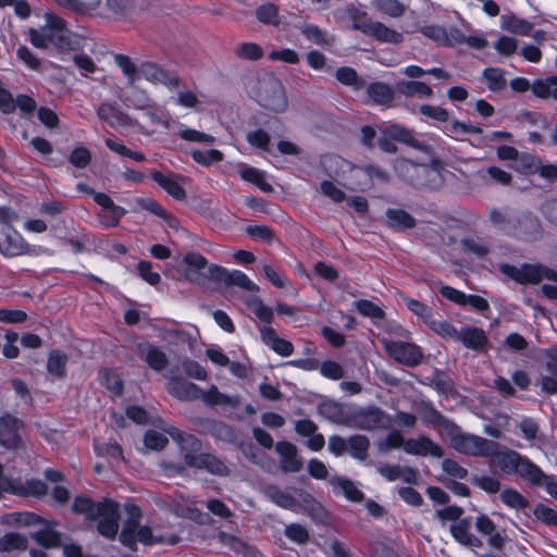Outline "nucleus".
Listing matches in <instances>:
<instances>
[{
	"instance_id": "nucleus-58",
	"label": "nucleus",
	"mask_w": 557,
	"mask_h": 557,
	"mask_svg": "<svg viewBox=\"0 0 557 557\" xmlns=\"http://www.w3.org/2000/svg\"><path fill=\"white\" fill-rule=\"evenodd\" d=\"M256 17L262 24L278 25V8L273 3H264L257 8Z\"/></svg>"
},
{
	"instance_id": "nucleus-34",
	"label": "nucleus",
	"mask_w": 557,
	"mask_h": 557,
	"mask_svg": "<svg viewBox=\"0 0 557 557\" xmlns=\"http://www.w3.org/2000/svg\"><path fill=\"white\" fill-rule=\"evenodd\" d=\"M201 400L208 406H228L231 408H236L240 404L239 396L221 393L215 385H211L208 391L202 392Z\"/></svg>"
},
{
	"instance_id": "nucleus-44",
	"label": "nucleus",
	"mask_w": 557,
	"mask_h": 557,
	"mask_svg": "<svg viewBox=\"0 0 557 557\" xmlns=\"http://www.w3.org/2000/svg\"><path fill=\"white\" fill-rule=\"evenodd\" d=\"M499 498L510 509L523 510L530 506L528 498L513 487L504 488L499 494Z\"/></svg>"
},
{
	"instance_id": "nucleus-46",
	"label": "nucleus",
	"mask_w": 557,
	"mask_h": 557,
	"mask_svg": "<svg viewBox=\"0 0 557 557\" xmlns=\"http://www.w3.org/2000/svg\"><path fill=\"white\" fill-rule=\"evenodd\" d=\"M145 361L156 371H162L168 366L166 355L158 347L146 345L140 349Z\"/></svg>"
},
{
	"instance_id": "nucleus-5",
	"label": "nucleus",
	"mask_w": 557,
	"mask_h": 557,
	"mask_svg": "<svg viewBox=\"0 0 557 557\" xmlns=\"http://www.w3.org/2000/svg\"><path fill=\"white\" fill-rule=\"evenodd\" d=\"M447 438L455 450L468 456L487 458L491 448L494 447V441L465 433L457 424Z\"/></svg>"
},
{
	"instance_id": "nucleus-6",
	"label": "nucleus",
	"mask_w": 557,
	"mask_h": 557,
	"mask_svg": "<svg viewBox=\"0 0 557 557\" xmlns=\"http://www.w3.org/2000/svg\"><path fill=\"white\" fill-rule=\"evenodd\" d=\"M220 265L209 263L208 260L198 252H188L182 259V272L187 281L198 286H206L210 282H215L211 275L213 268Z\"/></svg>"
},
{
	"instance_id": "nucleus-33",
	"label": "nucleus",
	"mask_w": 557,
	"mask_h": 557,
	"mask_svg": "<svg viewBox=\"0 0 557 557\" xmlns=\"http://www.w3.org/2000/svg\"><path fill=\"white\" fill-rule=\"evenodd\" d=\"M352 408L354 405L327 403L322 406L321 410L327 417L329 420L349 428Z\"/></svg>"
},
{
	"instance_id": "nucleus-23",
	"label": "nucleus",
	"mask_w": 557,
	"mask_h": 557,
	"mask_svg": "<svg viewBox=\"0 0 557 557\" xmlns=\"http://www.w3.org/2000/svg\"><path fill=\"white\" fill-rule=\"evenodd\" d=\"M486 215L488 222L494 228L508 235H510V233L515 230L516 216L512 214L509 208L492 207L487 209Z\"/></svg>"
},
{
	"instance_id": "nucleus-26",
	"label": "nucleus",
	"mask_w": 557,
	"mask_h": 557,
	"mask_svg": "<svg viewBox=\"0 0 557 557\" xmlns=\"http://www.w3.org/2000/svg\"><path fill=\"white\" fill-rule=\"evenodd\" d=\"M475 529L487 537V543L494 548H502L505 543L504 534L497 530L495 523L485 515H480L475 519Z\"/></svg>"
},
{
	"instance_id": "nucleus-19",
	"label": "nucleus",
	"mask_w": 557,
	"mask_h": 557,
	"mask_svg": "<svg viewBox=\"0 0 557 557\" xmlns=\"http://www.w3.org/2000/svg\"><path fill=\"white\" fill-rule=\"evenodd\" d=\"M151 178L174 199L182 201L186 198V193L182 186L186 181L184 176L153 171L151 172Z\"/></svg>"
},
{
	"instance_id": "nucleus-2",
	"label": "nucleus",
	"mask_w": 557,
	"mask_h": 557,
	"mask_svg": "<svg viewBox=\"0 0 557 557\" xmlns=\"http://www.w3.org/2000/svg\"><path fill=\"white\" fill-rule=\"evenodd\" d=\"M248 94L257 102L274 112H283L287 107V99L282 83L273 74L255 75L247 79Z\"/></svg>"
},
{
	"instance_id": "nucleus-57",
	"label": "nucleus",
	"mask_w": 557,
	"mask_h": 557,
	"mask_svg": "<svg viewBox=\"0 0 557 557\" xmlns=\"http://www.w3.org/2000/svg\"><path fill=\"white\" fill-rule=\"evenodd\" d=\"M26 537L18 533L10 532L0 537L1 552L23 550L26 549Z\"/></svg>"
},
{
	"instance_id": "nucleus-47",
	"label": "nucleus",
	"mask_w": 557,
	"mask_h": 557,
	"mask_svg": "<svg viewBox=\"0 0 557 557\" xmlns=\"http://www.w3.org/2000/svg\"><path fill=\"white\" fill-rule=\"evenodd\" d=\"M66 363V354L60 350H52L48 356L47 371L55 379H63L65 376Z\"/></svg>"
},
{
	"instance_id": "nucleus-59",
	"label": "nucleus",
	"mask_w": 557,
	"mask_h": 557,
	"mask_svg": "<svg viewBox=\"0 0 557 557\" xmlns=\"http://www.w3.org/2000/svg\"><path fill=\"white\" fill-rule=\"evenodd\" d=\"M33 539L40 545L45 547H59L61 545V535L59 532L50 529L44 528L35 533H33Z\"/></svg>"
},
{
	"instance_id": "nucleus-13",
	"label": "nucleus",
	"mask_w": 557,
	"mask_h": 557,
	"mask_svg": "<svg viewBox=\"0 0 557 557\" xmlns=\"http://www.w3.org/2000/svg\"><path fill=\"white\" fill-rule=\"evenodd\" d=\"M22 421L11 414L0 417V445L9 449L18 448L22 445Z\"/></svg>"
},
{
	"instance_id": "nucleus-48",
	"label": "nucleus",
	"mask_w": 557,
	"mask_h": 557,
	"mask_svg": "<svg viewBox=\"0 0 557 557\" xmlns=\"http://www.w3.org/2000/svg\"><path fill=\"white\" fill-rule=\"evenodd\" d=\"M220 541L223 545L228 546L238 554H243L245 557H257L258 555V550L253 546L248 545L232 534L222 532L220 534Z\"/></svg>"
},
{
	"instance_id": "nucleus-30",
	"label": "nucleus",
	"mask_w": 557,
	"mask_h": 557,
	"mask_svg": "<svg viewBox=\"0 0 557 557\" xmlns=\"http://www.w3.org/2000/svg\"><path fill=\"white\" fill-rule=\"evenodd\" d=\"M395 94H397L395 87L393 88L382 82H375L367 86V95L379 106L387 108L393 107Z\"/></svg>"
},
{
	"instance_id": "nucleus-55",
	"label": "nucleus",
	"mask_w": 557,
	"mask_h": 557,
	"mask_svg": "<svg viewBox=\"0 0 557 557\" xmlns=\"http://www.w3.org/2000/svg\"><path fill=\"white\" fill-rule=\"evenodd\" d=\"M335 77L342 84L350 86L356 90L366 86L364 81L358 76L357 72L352 67H339L335 73Z\"/></svg>"
},
{
	"instance_id": "nucleus-50",
	"label": "nucleus",
	"mask_w": 557,
	"mask_h": 557,
	"mask_svg": "<svg viewBox=\"0 0 557 557\" xmlns=\"http://www.w3.org/2000/svg\"><path fill=\"white\" fill-rule=\"evenodd\" d=\"M505 70L499 67H487L483 71L482 76L491 91H502L506 88Z\"/></svg>"
},
{
	"instance_id": "nucleus-53",
	"label": "nucleus",
	"mask_w": 557,
	"mask_h": 557,
	"mask_svg": "<svg viewBox=\"0 0 557 557\" xmlns=\"http://www.w3.org/2000/svg\"><path fill=\"white\" fill-rule=\"evenodd\" d=\"M234 54L238 59L256 61L263 57V49L256 42H242L234 47Z\"/></svg>"
},
{
	"instance_id": "nucleus-27",
	"label": "nucleus",
	"mask_w": 557,
	"mask_h": 557,
	"mask_svg": "<svg viewBox=\"0 0 557 557\" xmlns=\"http://www.w3.org/2000/svg\"><path fill=\"white\" fill-rule=\"evenodd\" d=\"M94 200L96 203L102 207V209L109 211L108 216L101 218V222L108 227L116 226L120 219L126 213V210L120 206H116L107 194L96 193Z\"/></svg>"
},
{
	"instance_id": "nucleus-8",
	"label": "nucleus",
	"mask_w": 557,
	"mask_h": 557,
	"mask_svg": "<svg viewBox=\"0 0 557 557\" xmlns=\"http://www.w3.org/2000/svg\"><path fill=\"white\" fill-rule=\"evenodd\" d=\"M15 218V213L9 209L0 210V219L4 222L0 228V251L8 257L18 256L25 252L26 243L9 223Z\"/></svg>"
},
{
	"instance_id": "nucleus-36",
	"label": "nucleus",
	"mask_w": 557,
	"mask_h": 557,
	"mask_svg": "<svg viewBox=\"0 0 557 557\" xmlns=\"http://www.w3.org/2000/svg\"><path fill=\"white\" fill-rule=\"evenodd\" d=\"M421 419L432 425H436L441 429L443 434L448 437L451 431L455 430L456 423L444 417L432 406L425 405L421 413Z\"/></svg>"
},
{
	"instance_id": "nucleus-1",
	"label": "nucleus",
	"mask_w": 557,
	"mask_h": 557,
	"mask_svg": "<svg viewBox=\"0 0 557 557\" xmlns=\"http://www.w3.org/2000/svg\"><path fill=\"white\" fill-rule=\"evenodd\" d=\"M162 428L164 432L180 444L181 449L184 453V461L188 467L206 470L207 472L219 476H226L230 474V469L222 459L213 454L198 453L201 444L196 436L184 433L180 429L171 425H164Z\"/></svg>"
},
{
	"instance_id": "nucleus-32",
	"label": "nucleus",
	"mask_w": 557,
	"mask_h": 557,
	"mask_svg": "<svg viewBox=\"0 0 557 557\" xmlns=\"http://www.w3.org/2000/svg\"><path fill=\"white\" fill-rule=\"evenodd\" d=\"M97 114L99 119L107 122L111 127L129 126L131 119L117 106L111 103H102Z\"/></svg>"
},
{
	"instance_id": "nucleus-16",
	"label": "nucleus",
	"mask_w": 557,
	"mask_h": 557,
	"mask_svg": "<svg viewBox=\"0 0 557 557\" xmlns=\"http://www.w3.org/2000/svg\"><path fill=\"white\" fill-rule=\"evenodd\" d=\"M275 451L278 455L280 467L284 472H298L302 469V459L298 456V449L293 443L277 442Z\"/></svg>"
},
{
	"instance_id": "nucleus-49",
	"label": "nucleus",
	"mask_w": 557,
	"mask_h": 557,
	"mask_svg": "<svg viewBox=\"0 0 557 557\" xmlns=\"http://www.w3.org/2000/svg\"><path fill=\"white\" fill-rule=\"evenodd\" d=\"M532 92L542 99L552 97L557 100V76L535 81L532 84Z\"/></svg>"
},
{
	"instance_id": "nucleus-45",
	"label": "nucleus",
	"mask_w": 557,
	"mask_h": 557,
	"mask_svg": "<svg viewBox=\"0 0 557 557\" xmlns=\"http://www.w3.org/2000/svg\"><path fill=\"white\" fill-rule=\"evenodd\" d=\"M386 220L388 226L395 230L412 228L416 225V220L401 209H388L386 211Z\"/></svg>"
},
{
	"instance_id": "nucleus-52",
	"label": "nucleus",
	"mask_w": 557,
	"mask_h": 557,
	"mask_svg": "<svg viewBox=\"0 0 557 557\" xmlns=\"http://www.w3.org/2000/svg\"><path fill=\"white\" fill-rule=\"evenodd\" d=\"M103 502L94 503L88 497H76L73 503V509L76 512L85 513L88 519L96 520L97 513L100 512Z\"/></svg>"
},
{
	"instance_id": "nucleus-35",
	"label": "nucleus",
	"mask_w": 557,
	"mask_h": 557,
	"mask_svg": "<svg viewBox=\"0 0 557 557\" xmlns=\"http://www.w3.org/2000/svg\"><path fill=\"white\" fill-rule=\"evenodd\" d=\"M395 169L400 175H403L404 172L410 173L411 175L407 178L411 182H413L416 177L418 178L420 176L432 177L433 181H436L440 176L436 170L426 165L412 163L408 160H397Z\"/></svg>"
},
{
	"instance_id": "nucleus-64",
	"label": "nucleus",
	"mask_w": 557,
	"mask_h": 557,
	"mask_svg": "<svg viewBox=\"0 0 557 557\" xmlns=\"http://www.w3.org/2000/svg\"><path fill=\"white\" fill-rule=\"evenodd\" d=\"M247 305L259 320L265 323H270L273 320V310L269 306L264 305L259 297H250L247 300Z\"/></svg>"
},
{
	"instance_id": "nucleus-41",
	"label": "nucleus",
	"mask_w": 557,
	"mask_h": 557,
	"mask_svg": "<svg viewBox=\"0 0 557 557\" xmlns=\"http://www.w3.org/2000/svg\"><path fill=\"white\" fill-rule=\"evenodd\" d=\"M450 532L454 539L466 546L479 547L481 541L470 532V522L467 520H459L450 525Z\"/></svg>"
},
{
	"instance_id": "nucleus-18",
	"label": "nucleus",
	"mask_w": 557,
	"mask_h": 557,
	"mask_svg": "<svg viewBox=\"0 0 557 557\" xmlns=\"http://www.w3.org/2000/svg\"><path fill=\"white\" fill-rule=\"evenodd\" d=\"M405 451L412 456H431L434 458H441L443 456L442 447L425 435L407 440Z\"/></svg>"
},
{
	"instance_id": "nucleus-22",
	"label": "nucleus",
	"mask_w": 557,
	"mask_h": 557,
	"mask_svg": "<svg viewBox=\"0 0 557 557\" xmlns=\"http://www.w3.org/2000/svg\"><path fill=\"white\" fill-rule=\"evenodd\" d=\"M168 391L180 400L201 399L203 392L196 384L181 377H172L168 384Z\"/></svg>"
},
{
	"instance_id": "nucleus-17",
	"label": "nucleus",
	"mask_w": 557,
	"mask_h": 557,
	"mask_svg": "<svg viewBox=\"0 0 557 557\" xmlns=\"http://www.w3.org/2000/svg\"><path fill=\"white\" fill-rule=\"evenodd\" d=\"M542 234L540 220L531 213H522L515 219V230L510 235L531 240L537 239Z\"/></svg>"
},
{
	"instance_id": "nucleus-60",
	"label": "nucleus",
	"mask_w": 557,
	"mask_h": 557,
	"mask_svg": "<svg viewBox=\"0 0 557 557\" xmlns=\"http://www.w3.org/2000/svg\"><path fill=\"white\" fill-rule=\"evenodd\" d=\"M383 135L391 139L416 146V140L409 129L399 124H392L383 129Z\"/></svg>"
},
{
	"instance_id": "nucleus-40",
	"label": "nucleus",
	"mask_w": 557,
	"mask_h": 557,
	"mask_svg": "<svg viewBox=\"0 0 557 557\" xmlns=\"http://www.w3.org/2000/svg\"><path fill=\"white\" fill-rule=\"evenodd\" d=\"M299 29L306 39L318 46L330 47L334 44V37L314 24L305 23Z\"/></svg>"
},
{
	"instance_id": "nucleus-14",
	"label": "nucleus",
	"mask_w": 557,
	"mask_h": 557,
	"mask_svg": "<svg viewBox=\"0 0 557 557\" xmlns=\"http://www.w3.org/2000/svg\"><path fill=\"white\" fill-rule=\"evenodd\" d=\"M212 270L211 275L215 278V283H223L226 286L235 285L248 292H259V286L239 270L228 271L221 265Z\"/></svg>"
},
{
	"instance_id": "nucleus-11",
	"label": "nucleus",
	"mask_w": 557,
	"mask_h": 557,
	"mask_svg": "<svg viewBox=\"0 0 557 557\" xmlns=\"http://www.w3.org/2000/svg\"><path fill=\"white\" fill-rule=\"evenodd\" d=\"M87 9L106 18L121 20L129 14L133 3L131 0H87Z\"/></svg>"
},
{
	"instance_id": "nucleus-61",
	"label": "nucleus",
	"mask_w": 557,
	"mask_h": 557,
	"mask_svg": "<svg viewBox=\"0 0 557 557\" xmlns=\"http://www.w3.org/2000/svg\"><path fill=\"white\" fill-rule=\"evenodd\" d=\"M136 203L144 210H147L151 212L152 214L168 221L170 225L171 220L173 218L166 212L165 209L161 205H159L153 198L151 197H139L136 199Z\"/></svg>"
},
{
	"instance_id": "nucleus-7",
	"label": "nucleus",
	"mask_w": 557,
	"mask_h": 557,
	"mask_svg": "<svg viewBox=\"0 0 557 557\" xmlns=\"http://www.w3.org/2000/svg\"><path fill=\"white\" fill-rule=\"evenodd\" d=\"M500 269L504 274L521 284H536L542 280L557 282V272L542 264H523L520 268L504 264Z\"/></svg>"
},
{
	"instance_id": "nucleus-9",
	"label": "nucleus",
	"mask_w": 557,
	"mask_h": 557,
	"mask_svg": "<svg viewBox=\"0 0 557 557\" xmlns=\"http://www.w3.org/2000/svg\"><path fill=\"white\" fill-rule=\"evenodd\" d=\"M389 422L387 414L377 407L354 406L349 428L372 431L386 429Z\"/></svg>"
},
{
	"instance_id": "nucleus-4",
	"label": "nucleus",
	"mask_w": 557,
	"mask_h": 557,
	"mask_svg": "<svg viewBox=\"0 0 557 557\" xmlns=\"http://www.w3.org/2000/svg\"><path fill=\"white\" fill-rule=\"evenodd\" d=\"M487 458L491 467L498 469L502 473L507 475H518L527 482L536 467L527 456L495 441L494 447L491 448Z\"/></svg>"
},
{
	"instance_id": "nucleus-24",
	"label": "nucleus",
	"mask_w": 557,
	"mask_h": 557,
	"mask_svg": "<svg viewBox=\"0 0 557 557\" xmlns=\"http://www.w3.org/2000/svg\"><path fill=\"white\" fill-rule=\"evenodd\" d=\"M364 35L382 44L398 45L404 41V35L401 33L377 21H372L370 26H367Z\"/></svg>"
},
{
	"instance_id": "nucleus-51",
	"label": "nucleus",
	"mask_w": 557,
	"mask_h": 557,
	"mask_svg": "<svg viewBox=\"0 0 557 557\" xmlns=\"http://www.w3.org/2000/svg\"><path fill=\"white\" fill-rule=\"evenodd\" d=\"M239 175L244 181L255 184L264 193L273 190L272 185L267 182L264 173L256 168L244 166L240 169Z\"/></svg>"
},
{
	"instance_id": "nucleus-28",
	"label": "nucleus",
	"mask_w": 557,
	"mask_h": 557,
	"mask_svg": "<svg viewBox=\"0 0 557 557\" xmlns=\"http://www.w3.org/2000/svg\"><path fill=\"white\" fill-rule=\"evenodd\" d=\"M395 90L398 95L406 98H432V88L420 81H399L395 84Z\"/></svg>"
},
{
	"instance_id": "nucleus-63",
	"label": "nucleus",
	"mask_w": 557,
	"mask_h": 557,
	"mask_svg": "<svg viewBox=\"0 0 557 557\" xmlns=\"http://www.w3.org/2000/svg\"><path fill=\"white\" fill-rule=\"evenodd\" d=\"M403 300L413 314L420 318L425 324H429L430 320L433 318V311L429 306L409 297H403Z\"/></svg>"
},
{
	"instance_id": "nucleus-38",
	"label": "nucleus",
	"mask_w": 557,
	"mask_h": 557,
	"mask_svg": "<svg viewBox=\"0 0 557 557\" xmlns=\"http://www.w3.org/2000/svg\"><path fill=\"white\" fill-rule=\"evenodd\" d=\"M263 494L272 503H274L281 508L295 510V508L297 507V500L295 499V497L287 491H284L276 485H267L263 488Z\"/></svg>"
},
{
	"instance_id": "nucleus-54",
	"label": "nucleus",
	"mask_w": 557,
	"mask_h": 557,
	"mask_svg": "<svg viewBox=\"0 0 557 557\" xmlns=\"http://www.w3.org/2000/svg\"><path fill=\"white\" fill-rule=\"evenodd\" d=\"M190 156L196 163L202 166H210L223 160V153L218 149H193Z\"/></svg>"
},
{
	"instance_id": "nucleus-21",
	"label": "nucleus",
	"mask_w": 557,
	"mask_h": 557,
	"mask_svg": "<svg viewBox=\"0 0 557 557\" xmlns=\"http://www.w3.org/2000/svg\"><path fill=\"white\" fill-rule=\"evenodd\" d=\"M544 356L545 368L550 374L541 377L540 386L543 393L554 395L557 394V345L545 349Z\"/></svg>"
},
{
	"instance_id": "nucleus-3",
	"label": "nucleus",
	"mask_w": 557,
	"mask_h": 557,
	"mask_svg": "<svg viewBox=\"0 0 557 557\" xmlns=\"http://www.w3.org/2000/svg\"><path fill=\"white\" fill-rule=\"evenodd\" d=\"M44 18L45 24L40 28L29 29L30 42L40 49H46L49 46L71 49L73 42L71 33L66 27V22L51 11L46 12Z\"/></svg>"
},
{
	"instance_id": "nucleus-37",
	"label": "nucleus",
	"mask_w": 557,
	"mask_h": 557,
	"mask_svg": "<svg viewBox=\"0 0 557 557\" xmlns=\"http://www.w3.org/2000/svg\"><path fill=\"white\" fill-rule=\"evenodd\" d=\"M369 4L374 12L392 18H399L406 11V5L399 0H370Z\"/></svg>"
},
{
	"instance_id": "nucleus-31",
	"label": "nucleus",
	"mask_w": 557,
	"mask_h": 557,
	"mask_svg": "<svg viewBox=\"0 0 557 557\" xmlns=\"http://www.w3.org/2000/svg\"><path fill=\"white\" fill-rule=\"evenodd\" d=\"M456 342L469 349L479 350L487 344V337L482 329L466 326L459 330Z\"/></svg>"
},
{
	"instance_id": "nucleus-25",
	"label": "nucleus",
	"mask_w": 557,
	"mask_h": 557,
	"mask_svg": "<svg viewBox=\"0 0 557 557\" xmlns=\"http://www.w3.org/2000/svg\"><path fill=\"white\" fill-rule=\"evenodd\" d=\"M262 342L273 351L282 357H288L294 351L293 344L278 336L277 332L271 326H263L260 330Z\"/></svg>"
},
{
	"instance_id": "nucleus-42",
	"label": "nucleus",
	"mask_w": 557,
	"mask_h": 557,
	"mask_svg": "<svg viewBox=\"0 0 557 557\" xmlns=\"http://www.w3.org/2000/svg\"><path fill=\"white\" fill-rule=\"evenodd\" d=\"M500 26L503 29L520 36L530 35L533 29V24L531 22L512 14L502 15Z\"/></svg>"
},
{
	"instance_id": "nucleus-15",
	"label": "nucleus",
	"mask_w": 557,
	"mask_h": 557,
	"mask_svg": "<svg viewBox=\"0 0 557 557\" xmlns=\"http://www.w3.org/2000/svg\"><path fill=\"white\" fill-rule=\"evenodd\" d=\"M420 32L424 37L443 47H454L456 46L458 39L460 40L459 28L455 26L446 28L440 25L431 24L422 26Z\"/></svg>"
},
{
	"instance_id": "nucleus-56",
	"label": "nucleus",
	"mask_w": 557,
	"mask_h": 557,
	"mask_svg": "<svg viewBox=\"0 0 557 557\" xmlns=\"http://www.w3.org/2000/svg\"><path fill=\"white\" fill-rule=\"evenodd\" d=\"M369 440L363 435H354L348 438L349 454L358 459L364 460L368 457Z\"/></svg>"
},
{
	"instance_id": "nucleus-43",
	"label": "nucleus",
	"mask_w": 557,
	"mask_h": 557,
	"mask_svg": "<svg viewBox=\"0 0 557 557\" xmlns=\"http://www.w3.org/2000/svg\"><path fill=\"white\" fill-rule=\"evenodd\" d=\"M528 483L544 487L547 494L557 500V479L544 473L539 466L535 467Z\"/></svg>"
},
{
	"instance_id": "nucleus-39",
	"label": "nucleus",
	"mask_w": 557,
	"mask_h": 557,
	"mask_svg": "<svg viewBox=\"0 0 557 557\" xmlns=\"http://www.w3.org/2000/svg\"><path fill=\"white\" fill-rule=\"evenodd\" d=\"M47 492L48 487L46 483L37 479L27 480L25 482L14 480V490H12L13 495L25 497H40L46 495Z\"/></svg>"
},
{
	"instance_id": "nucleus-29",
	"label": "nucleus",
	"mask_w": 557,
	"mask_h": 557,
	"mask_svg": "<svg viewBox=\"0 0 557 557\" xmlns=\"http://www.w3.org/2000/svg\"><path fill=\"white\" fill-rule=\"evenodd\" d=\"M329 483L335 494L343 495L348 500L360 502L363 498V493L347 478L334 475L329 479Z\"/></svg>"
},
{
	"instance_id": "nucleus-10",
	"label": "nucleus",
	"mask_w": 557,
	"mask_h": 557,
	"mask_svg": "<svg viewBox=\"0 0 557 557\" xmlns=\"http://www.w3.org/2000/svg\"><path fill=\"white\" fill-rule=\"evenodd\" d=\"M381 343L391 358L407 367L418 366L423 358L421 348L412 343L383 338Z\"/></svg>"
},
{
	"instance_id": "nucleus-62",
	"label": "nucleus",
	"mask_w": 557,
	"mask_h": 557,
	"mask_svg": "<svg viewBox=\"0 0 557 557\" xmlns=\"http://www.w3.org/2000/svg\"><path fill=\"white\" fill-rule=\"evenodd\" d=\"M428 325L432 329V331H434L443 338H448L456 342L458 337L459 330H457L453 324L445 320H437L433 317Z\"/></svg>"
},
{
	"instance_id": "nucleus-20",
	"label": "nucleus",
	"mask_w": 557,
	"mask_h": 557,
	"mask_svg": "<svg viewBox=\"0 0 557 557\" xmlns=\"http://www.w3.org/2000/svg\"><path fill=\"white\" fill-rule=\"evenodd\" d=\"M139 75L153 84H162L169 88H176L180 81L176 76L171 75L169 72L152 62H144L138 69Z\"/></svg>"
},
{
	"instance_id": "nucleus-12",
	"label": "nucleus",
	"mask_w": 557,
	"mask_h": 557,
	"mask_svg": "<svg viewBox=\"0 0 557 557\" xmlns=\"http://www.w3.org/2000/svg\"><path fill=\"white\" fill-rule=\"evenodd\" d=\"M119 505L115 502L104 499V504L96 519L99 520L98 531L107 539H113L119 530Z\"/></svg>"
}]
</instances>
